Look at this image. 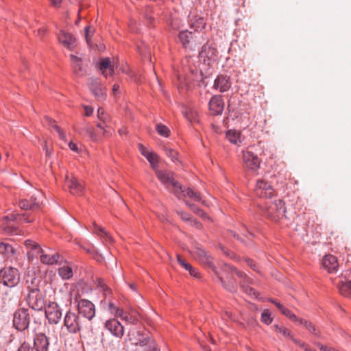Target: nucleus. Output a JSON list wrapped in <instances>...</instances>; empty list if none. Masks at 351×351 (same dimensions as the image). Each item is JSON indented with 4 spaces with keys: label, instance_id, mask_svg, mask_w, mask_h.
I'll return each mask as SVG.
<instances>
[{
    "label": "nucleus",
    "instance_id": "1",
    "mask_svg": "<svg viewBox=\"0 0 351 351\" xmlns=\"http://www.w3.org/2000/svg\"><path fill=\"white\" fill-rule=\"evenodd\" d=\"M191 254L200 264L206 267L212 269L224 288L231 292H234L237 290V285L234 281L230 280L228 284H226L223 278L219 276L214 265L213 258L210 253L202 246V245L197 243H194Z\"/></svg>",
    "mask_w": 351,
    "mask_h": 351
},
{
    "label": "nucleus",
    "instance_id": "2",
    "mask_svg": "<svg viewBox=\"0 0 351 351\" xmlns=\"http://www.w3.org/2000/svg\"><path fill=\"white\" fill-rule=\"evenodd\" d=\"M262 214L267 218L277 221L285 216V202L281 199L267 200L261 206Z\"/></svg>",
    "mask_w": 351,
    "mask_h": 351
},
{
    "label": "nucleus",
    "instance_id": "3",
    "mask_svg": "<svg viewBox=\"0 0 351 351\" xmlns=\"http://www.w3.org/2000/svg\"><path fill=\"white\" fill-rule=\"evenodd\" d=\"M202 34L191 29H182L179 32L178 39L185 49L195 50L202 44Z\"/></svg>",
    "mask_w": 351,
    "mask_h": 351
},
{
    "label": "nucleus",
    "instance_id": "4",
    "mask_svg": "<svg viewBox=\"0 0 351 351\" xmlns=\"http://www.w3.org/2000/svg\"><path fill=\"white\" fill-rule=\"evenodd\" d=\"M74 303L77 305V314L86 322H90L95 316V304L90 300L81 298L80 295L73 297Z\"/></svg>",
    "mask_w": 351,
    "mask_h": 351
},
{
    "label": "nucleus",
    "instance_id": "5",
    "mask_svg": "<svg viewBox=\"0 0 351 351\" xmlns=\"http://www.w3.org/2000/svg\"><path fill=\"white\" fill-rule=\"evenodd\" d=\"M64 326L70 334L80 332L86 322L80 318V316L71 310L66 312L64 317Z\"/></svg>",
    "mask_w": 351,
    "mask_h": 351
},
{
    "label": "nucleus",
    "instance_id": "6",
    "mask_svg": "<svg viewBox=\"0 0 351 351\" xmlns=\"http://www.w3.org/2000/svg\"><path fill=\"white\" fill-rule=\"evenodd\" d=\"M25 300L28 306L34 311H42L46 305L45 297L38 288L28 287Z\"/></svg>",
    "mask_w": 351,
    "mask_h": 351
},
{
    "label": "nucleus",
    "instance_id": "7",
    "mask_svg": "<svg viewBox=\"0 0 351 351\" xmlns=\"http://www.w3.org/2000/svg\"><path fill=\"white\" fill-rule=\"evenodd\" d=\"M0 277L4 285L14 287L19 282L20 273L15 267H4L1 270Z\"/></svg>",
    "mask_w": 351,
    "mask_h": 351
},
{
    "label": "nucleus",
    "instance_id": "8",
    "mask_svg": "<svg viewBox=\"0 0 351 351\" xmlns=\"http://www.w3.org/2000/svg\"><path fill=\"white\" fill-rule=\"evenodd\" d=\"M12 322L16 330L23 331L27 329L30 323L29 310L25 308L16 310L14 313Z\"/></svg>",
    "mask_w": 351,
    "mask_h": 351
},
{
    "label": "nucleus",
    "instance_id": "9",
    "mask_svg": "<svg viewBox=\"0 0 351 351\" xmlns=\"http://www.w3.org/2000/svg\"><path fill=\"white\" fill-rule=\"evenodd\" d=\"M137 336V341L134 344L141 348V351H160L155 339L150 335L138 331Z\"/></svg>",
    "mask_w": 351,
    "mask_h": 351
},
{
    "label": "nucleus",
    "instance_id": "10",
    "mask_svg": "<svg viewBox=\"0 0 351 351\" xmlns=\"http://www.w3.org/2000/svg\"><path fill=\"white\" fill-rule=\"evenodd\" d=\"M174 192V195L179 199L189 197L193 201L200 202L202 205L208 206L206 201L204 200L199 191L190 187H183L181 184Z\"/></svg>",
    "mask_w": 351,
    "mask_h": 351
},
{
    "label": "nucleus",
    "instance_id": "11",
    "mask_svg": "<svg viewBox=\"0 0 351 351\" xmlns=\"http://www.w3.org/2000/svg\"><path fill=\"white\" fill-rule=\"evenodd\" d=\"M45 314L50 324H57L62 318V313L60 306L54 302L45 305Z\"/></svg>",
    "mask_w": 351,
    "mask_h": 351
},
{
    "label": "nucleus",
    "instance_id": "12",
    "mask_svg": "<svg viewBox=\"0 0 351 351\" xmlns=\"http://www.w3.org/2000/svg\"><path fill=\"white\" fill-rule=\"evenodd\" d=\"M156 174L167 189H169V186L172 187L171 191L173 194L176 191L179 190L180 184L176 180L173 173L165 170H156Z\"/></svg>",
    "mask_w": 351,
    "mask_h": 351
},
{
    "label": "nucleus",
    "instance_id": "13",
    "mask_svg": "<svg viewBox=\"0 0 351 351\" xmlns=\"http://www.w3.org/2000/svg\"><path fill=\"white\" fill-rule=\"evenodd\" d=\"M242 153L244 168L252 172H256L261 165V160L258 156L250 150L243 151Z\"/></svg>",
    "mask_w": 351,
    "mask_h": 351
},
{
    "label": "nucleus",
    "instance_id": "14",
    "mask_svg": "<svg viewBox=\"0 0 351 351\" xmlns=\"http://www.w3.org/2000/svg\"><path fill=\"white\" fill-rule=\"evenodd\" d=\"M339 293L347 298H351V270H346L341 274L338 282Z\"/></svg>",
    "mask_w": 351,
    "mask_h": 351
},
{
    "label": "nucleus",
    "instance_id": "15",
    "mask_svg": "<svg viewBox=\"0 0 351 351\" xmlns=\"http://www.w3.org/2000/svg\"><path fill=\"white\" fill-rule=\"evenodd\" d=\"M230 269L233 271L236 275L241 278V287L243 291L250 296L257 298V293L255 290L251 287L249 285L252 284V280L243 271L238 270L237 268L232 267Z\"/></svg>",
    "mask_w": 351,
    "mask_h": 351
},
{
    "label": "nucleus",
    "instance_id": "16",
    "mask_svg": "<svg viewBox=\"0 0 351 351\" xmlns=\"http://www.w3.org/2000/svg\"><path fill=\"white\" fill-rule=\"evenodd\" d=\"M255 193L261 198H271L274 195L273 187L264 180H258L256 182Z\"/></svg>",
    "mask_w": 351,
    "mask_h": 351
},
{
    "label": "nucleus",
    "instance_id": "17",
    "mask_svg": "<svg viewBox=\"0 0 351 351\" xmlns=\"http://www.w3.org/2000/svg\"><path fill=\"white\" fill-rule=\"evenodd\" d=\"M209 111L213 116L220 115L224 109V101L221 95H215L209 101Z\"/></svg>",
    "mask_w": 351,
    "mask_h": 351
},
{
    "label": "nucleus",
    "instance_id": "18",
    "mask_svg": "<svg viewBox=\"0 0 351 351\" xmlns=\"http://www.w3.org/2000/svg\"><path fill=\"white\" fill-rule=\"evenodd\" d=\"M64 186L73 195H81L83 193L84 186L73 175L67 174L65 176Z\"/></svg>",
    "mask_w": 351,
    "mask_h": 351
},
{
    "label": "nucleus",
    "instance_id": "19",
    "mask_svg": "<svg viewBox=\"0 0 351 351\" xmlns=\"http://www.w3.org/2000/svg\"><path fill=\"white\" fill-rule=\"evenodd\" d=\"M42 195L40 192H37L36 194H34L29 200L23 199L19 200V206L23 210L35 209L40 206L42 202Z\"/></svg>",
    "mask_w": 351,
    "mask_h": 351
},
{
    "label": "nucleus",
    "instance_id": "20",
    "mask_svg": "<svg viewBox=\"0 0 351 351\" xmlns=\"http://www.w3.org/2000/svg\"><path fill=\"white\" fill-rule=\"evenodd\" d=\"M232 86V82L230 76L227 74H219L214 81L213 88L221 93L228 91Z\"/></svg>",
    "mask_w": 351,
    "mask_h": 351
},
{
    "label": "nucleus",
    "instance_id": "21",
    "mask_svg": "<svg viewBox=\"0 0 351 351\" xmlns=\"http://www.w3.org/2000/svg\"><path fill=\"white\" fill-rule=\"evenodd\" d=\"M105 328L108 330L111 335L117 337L121 338L124 334V327L116 319H110L105 323Z\"/></svg>",
    "mask_w": 351,
    "mask_h": 351
},
{
    "label": "nucleus",
    "instance_id": "22",
    "mask_svg": "<svg viewBox=\"0 0 351 351\" xmlns=\"http://www.w3.org/2000/svg\"><path fill=\"white\" fill-rule=\"evenodd\" d=\"M206 21L204 17L197 14H189V29L198 33H202V30L206 26Z\"/></svg>",
    "mask_w": 351,
    "mask_h": 351
},
{
    "label": "nucleus",
    "instance_id": "23",
    "mask_svg": "<svg viewBox=\"0 0 351 351\" xmlns=\"http://www.w3.org/2000/svg\"><path fill=\"white\" fill-rule=\"evenodd\" d=\"M269 301L273 303L280 313L288 317L291 322L295 323L297 325H301L303 324L302 319L298 317L293 313L279 302L273 299H269Z\"/></svg>",
    "mask_w": 351,
    "mask_h": 351
},
{
    "label": "nucleus",
    "instance_id": "24",
    "mask_svg": "<svg viewBox=\"0 0 351 351\" xmlns=\"http://www.w3.org/2000/svg\"><path fill=\"white\" fill-rule=\"evenodd\" d=\"M49 339L43 332L36 333L34 338V348L36 351H48Z\"/></svg>",
    "mask_w": 351,
    "mask_h": 351
},
{
    "label": "nucleus",
    "instance_id": "25",
    "mask_svg": "<svg viewBox=\"0 0 351 351\" xmlns=\"http://www.w3.org/2000/svg\"><path fill=\"white\" fill-rule=\"evenodd\" d=\"M24 244L27 250V256L29 261L34 260V258L38 255L40 256L43 252L40 245L34 241L27 239L25 241Z\"/></svg>",
    "mask_w": 351,
    "mask_h": 351
},
{
    "label": "nucleus",
    "instance_id": "26",
    "mask_svg": "<svg viewBox=\"0 0 351 351\" xmlns=\"http://www.w3.org/2000/svg\"><path fill=\"white\" fill-rule=\"evenodd\" d=\"M59 42L69 50H73L76 46V40L72 34L64 30H60L58 35Z\"/></svg>",
    "mask_w": 351,
    "mask_h": 351
},
{
    "label": "nucleus",
    "instance_id": "27",
    "mask_svg": "<svg viewBox=\"0 0 351 351\" xmlns=\"http://www.w3.org/2000/svg\"><path fill=\"white\" fill-rule=\"evenodd\" d=\"M88 86L90 90L97 100L104 101L106 99V94L104 93L101 86V82L98 79H90L88 82Z\"/></svg>",
    "mask_w": 351,
    "mask_h": 351
},
{
    "label": "nucleus",
    "instance_id": "28",
    "mask_svg": "<svg viewBox=\"0 0 351 351\" xmlns=\"http://www.w3.org/2000/svg\"><path fill=\"white\" fill-rule=\"evenodd\" d=\"M322 264L328 273L336 271L339 267L337 258L332 254L324 256L322 260Z\"/></svg>",
    "mask_w": 351,
    "mask_h": 351
},
{
    "label": "nucleus",
    "instance_id": "29",
    "mask_svg": "<svg viewBox=\"0 0 351 351\" xmlns=\"http://www.w3.org/2000/svg\"><path fill=\"white\" fill-rule=\"evenodd\" d=\"M120 318L128 323L133 325H137L141 321V314L136 310L130 308L128 311H123V313L121 314Z\"/></svg>",
    "mask_w": 351,
    "mask_h": 351
},
{
    "label": "nucleus",
    "instance_id": "30",
    "mask_svg": "<svg viewBox=\"0 0 351 351\" xmlns=\"http://www.w3.org/2000/svg\"><path fill=\"white\" fill-rule=\"evenodd\" d=\"M70 58L74 73L79 76L84 75L86 73V69L82 64L81 58L73 54H71Z\"/></svg>",
    "mask_w": 351,
    "mask_h": 351
},
{
    "label": "nucleus",
    "instance_id": "31",
    "mask_svg": "<svg viewBox=\"0 0 351 351\" xmlns=\"http://www.w3.org/2000/svg\"><path fill=\"white\" fill-rule=\"evenodd\" d=\"M0 253L4 257L9 258L16 255V250L9 243L0 241Z\"/></svg>",
    "mask_w": 351,
    "mask_h": 351
},
{
    "label": "nucleus",
    "instance_id": "32",
    "mask_svg": "<svg viewBox=\"0 0 351 351\" xmlns=\"http://www.w3.org/2000/svg\"><path fill=\"white\" fill-rule=\"evenodd\" d=\"M60 255L58 253L53 254H45L44 251L40 256V260L42 263L45 265H53L58 263Z\"/></svg>",
    "mask_w": 351,
    "mask_h": 351
},
{
    "label": "nucleus",
    "instance_id": "33",
    "mask_svg": "<svg viewBox=\"0 0 351 351\" xmlns=\"http://www.w3.org/2000/svg\"><path fill=\"white\" fill-rule=\"evenodd\" d=\"M226 137L230 143L234 145H239L242 142L240 131L229 130L226 132Z\"/></svg>",
    "mask_w": 351,
    "mask_h": 351
},
{
    "label": "nucleus",
    "instance_id": "34",
    "mask_svg": "<svg viewBox=\"0 0 351 351\" xmlns=\"http://www.w3.org/2000/svg\"><path fill=\"white\" fill-rule=\"evenodd\" d=\"M98 68L99 70L102 71V74L105 77L108 76V74L106 72V70L107 69H108L110 71V75L112 76L114 74V65L111 64L110 60L108 58L101 59Z\"/></svg>",
    "mask_w": 351,
    "mask_h": 351
},
{
    "label": "nucleus",
    "instance_id": "35",
    "mask_svg": "<svg viewBox=\"0 0 351 351\" xmlns=\"http://www.w3.org/2000/svg\"><path fill=\"white\" fill-rule=\"evenodd\" d=\"M59 276L64 280H69L73 276L72 268L67 264L60 266L58 269Z\"/></svg>",
    "mask_w": 351,
    "mask_h": 351
},
{
    "label": "nucleus",
    "instance_id": "36",
    "mask_svg": "<svg viewBox=\"0 0 351 351\" xmlns=\"http://www.w3.org/2000/svg\"><path fill=\"white\" fill-rule=\"evenodd\" d=\"M80 133L84 134L89 140L96 141L98 140V136L95 132L94 128L89 124H85L84 127L81 128Z\"/></svg>",
    "mask_w": 351,
    "mask_h": 351
},
{
    "label": "nucleus",
    "instance_id": "37",
    "mask_svg": "<svg viewBox=\"0 0 351 351\" xmlns=\"http://www.w3.org/2000/svg\"><path fill=\"white\" fill-rule=\"evenodd\" d=\"M217 51L215 48H212L208 45H204L202 47V51L200 52L201 56H206L208 59L213 58L214 56H216Z\"/></svg>",
    "mask_w": 351,
    "mask_h": 351
},
{
    "label": "nucleus",
    "instance_id": "38",
    "mask_svg": "<svg viewBox=\"0 0 351 351\" xmlns=\"http://www.w3.org/2000/svg\"><path fill=\"white\" fill-rule=\"evenodd\" d=\"M45 119H46L47 121L48 122L49 125H51L53 128H54V130L58 134L59 138L60 139H62V141H66V135H65L64 132L62 131V130L59 126H58L57 125L55 124V121H53L49 117H46Z\"/></svg>",
    "mask_w": 351,
    "mask_h": 351
},
{
    "label": "nucleus",
    "instance_id": "39",
    "mask_svg": "<svg viewBox=\"0 0 351 351\" xmlns=\"http://www.w3.org/2000/svg\"><path fill=\"white\" fill-rule=\"evenodd\" d=\"M156 130L159 135L163 137L167 138L170 135V130L162 123H157L156 125Z\"/></svg>",
    "mask_w": 351,
    "mask_h": 351
},
{
    "label": "nucleus",
    "instance_id": "40",
    "mask_svg": "<svg viewBox=\"0 0 351 351\" xmlns=\"http://www.w3.org/2000/svg\"><path fill=\"white\" fill-rule=\"evenodd\" d=\"M141 14L143 16V18L147 21L148 25L152 24V22L154 20V16H153L152 10L151 7L147 6L146 8H145Z\"/></svg>",
    "mask_w": 351,
    "mask_h": 351
},
{
    "label": "nucleus",
    "instance_id": "41",
    "mask_svg": "<svg viewBox=\"0 0 351 351\" xmlns=\"http://www.w3.org/2000/svg\"><path fill=\"white\" fill-rule=\"evenodd\" d=\"M164 152H165V154L169 158H170L171 160L173 162H177L179 161L178 158V153L177 151L174 150L169 147H164Z\"/></svg>",
    "mask_w": 351,
    "mask_h": 351
},
{
    "label": "nucleus",
    "instance_id": "42",
    "mask_svg": "<svg viewBox=\"0 0 351 351\" xmlns=\"http://www.w3.org/2000/svg\"><path fill=\"white\" fill-rule=\"evenodd\" d=\"M185 204H186V205L188 207L191 208L195 214H197V215H199L202 218H203V219H209V217L207 215V214L205 212H204L201 208H197L195 206V204L189 203L187 201H185Z\"/></svg>",
    "mask_w": 351,
    "mask_h": 351
},
{
    "label": "nucleus",
    "instance_id": "43",
    "mask_svg": "<svg viewBox=\"0 0 351 351\" xmlns=\"http://www.w3.org/2000/svg\"><path fill=\"white\" fill-rule=\"evenodd\" d=\"M108 309L110 311L111 314L119 317H120L121 314L123 313V311L122 308H120L112 302H110L108 303Z\"/></svg>",
    "mask_w": 351,
    "mask_h": 351
},
{
    "label": "nucleus",
    "instance_id": "44",
    "mask_svg": "<svg viewBox=\"0 0 351 351\" xmlns=\"http://www.w3.org/2000/svg\"><path fill=\"white\" fill-rule=\"evenodd\" d=\"M98 119L104 122V123H109L110 122V117L105 112L104 108H99L97 110Z\"/></svg>",
    "mask_w": 351,
    "mask_h": 351
},
{
    "label": "nucleus",
    "instance_id": "45",
    "mask_svg": "<svg viewBox=\"0 0 351 351\" xmlns=\"http://www.w3.org/2000/svg\"><path fill=\"white\" fill-rule=\"evenodd\" d=\"M276 331L281 333L285 337L291 339L292 340V338H294L290 330H289L285 327L279 326L278 325L274 326Z\"/></svg>",
    "mask_w": 351,
    "mask_h": 351
},
{
    "label": "nucleus",
    "instance_id": "46",
    "mask_svg": "<svg viewBox=\"0 0 351 351\" xmlns=\"http://www.w3.org/2000/svg\"><path fill=\"white\" fill-rule=\"evenodd\" d=\"M170 25L173 29L180 30L184 27L182 20L177 17H173L170 21Z\"/></svg>",
    "mask_w": 351,
    "mask_h": 351
},
{
    "label": "nucleus",
    "instance_id": "47",
    "mask_svg": "<svg viewBox=\"0 0 351 351\" xmlns=\"http://www.w3.org/2000/svg\"><path fill=\"white\" fill-rule=\"evenodd\" d=\"M1 227H2L3 230L5 232H6L7 234H19L18 228L12 225H10V224L5 225L4 223H3L1 225Z\"/></svg>",
    "mask_w": 351,
    "mask_h": 351
},
{
    "label": "nucleus",
    "instance_id": "48",
    "mask_svg": "<svg viewBox=\"0 0 351 351\" xmlns=\"http://www.w3.org/2000/svg\"><path fill=\"white\" fill-rule=\"evenodd\" d=\"M302 325H304L306 329L309 330L311 333L316 336H319V330L315 328V326L310 322L307 320L303 319V324Z\"/></svg>",
    "mask_w": 351,
    "mask_h": 351
},
{
    "label": "nucleus",
    "instance_id": "49",
    "mask_svg": "<svg viewBox=\"0 0 351 351\" xmlns=\"http://www.w3.org/2000/svg\"><path fill=\"white\" fill-rule=\"evenodd\" d=\"M146 158L149 162L151 167L155 169L158 166V163L157 155L154 154L153 152H151L148 156H146Z\"/></svg>",
    "mask_w": 351,
    "mask_h": 351
},
{
    "label": "nucleus",
    "instance_id": "50",
    "mask_svg": "<svg viewBox=\"0 0 351 351\" xmlns=\"http://www.w3.org/2000/svg\"><path fill=\"white\" fill-rule=\"evenodd\" d=\"M273 319L271 313L268 310H265L261 314V321L267 325H269L272 322Z\"/></svg>",
    "mask_w": 351,
    "mask_h": 351
},
{
    "label": "nucleus",
    "instance_id": "51",
    "mask_svg": "<svg viewBox=\"0 0 351 351\" xmlns=\"http://www.w3.org/2000/svg\"><path fill=\"white\" fill-rule=\"evenodd\" d=\"M97 285L98 287L101 289V291L104 294L110 293V289L107 287L105 284L104 281L101 278H99L97 280Z\"/></svg>",
    "mask_w": 351,
    "mask_h": 351
},
{
    "label": "nucleus",
    "instance_id": "52",
    "mask_svg": "<svg viewBox=\"0 0 351 351\" xmlns=\"http://www.w3.org/2000/svg\"><path fill=\"white\" fill-rule=\"evenodd\" d=\"M85 38L87 43H89L91 37L93 35L94 29L90 26H86L84 28Z\"/></svg>",
    "mask_w": 351,
    "mask_h": 351
},
{
    "label": "nucleus",
    "instance_id": "53",
    "mask_svg": "<svg viewBox=\"0 0 351 351\" xmlns=\"http://www.w3.org/2000/svg\"><path fill=\"white\" fill-rule=\"evenodd\" d=\"M292 341L300 348H303L305 351H311V348L308 345L305 343L304 342L301 341L295 338H292Z\"/></svg>",
    "mask_w": 351,
    "mask_h": 351
},
{
    "label": "nucleus",
    "instance_id": "54",
    "mask_svg": "<svg viewBox=\"0 0 351 351\" xmlns=\"http://www.w3.org/2000/svg\"><path fill=\"white\" fill-rule=\"evenodd\" d=\"M186 117L190 122H198L197 115L195 112H189L186 113Z\"/></svg>",
    "mask_w": 351,
    "mask_h": 351
},
{
    "label": "nucleus",
    "instance_id": "55",
    "mask_svg": "<svg viewBox=\"0 0 351 351\" xmlns=\"http://www.w3.org/2000/svg\"><path fill=\"white\" fill-rule=\"evenodd\" d=\"M177 259H178V263L187 271H189V269H191V267L192 265L187 263L186 261H185L184 260H183L181 256L180 255H178L177 256Z\"/></svg>",
    "mask_w": 351,
    "mask_h": 351
},
{
    "label": "nucleus",
    "instance_id": "56",
    "mask_svg": "<svg viewBox=\"0 0 351 351\" xmlns=\"http://www.w3.org/2000/svg\"><path fill=\"white\" fill-rule=\"evenodd\" d=\"M93 231H94V232H95L97 234H104V235L106 236L107 237H108V233L106 232H105L102 228L98 226L96 224H94V226H93Z\"/></svg>",
    "mask_w": 351,
    "mask_h": 351
},
{
    "label": "nucleus",
    "instance_id": "57",
    "mask_svg": "<svg viewBox=\"0 0 351 351\" xmlns=\"http://www.w3.org/2000/svg\"><path fill=\"white\" fill-rule=\"evenodd\" d=\"M17 351H33V348L31 347L29 343L23 342Z\"/></svg>",
    "mask_w": 351,
    "mask_h": 351
},
{
    "label": "nucleus",
    "instance_id": "58",
    "mask_svg": "<svg viewBox=\"0 0 351 351\" xmlns=\"http://www.w3.org/2000/svg\"><path fill=\"white\" fill-rule=\"evenodd\" d=\"M178 214L180 216L181 219L185 221H191L192 218L190 215L184 211L178 212Z\"/></svg>",
    "mask_w": 351,
    "mask_h": 351
},
{
    "label": "nucleus",
    "instance_id": "59",
    "mask_svg": "<svg viewBox=\"0 0 351 351\" xmlns=\"http://www.w3.org/2000/svg\"><path fill=\"white\" fill-rule=\"evenodd\" d=\"M245 262L247 263V265L251 268L253 270L258 272V267L256 266V263H254V261L250 258H246L245 259Z\"/></svg>",
    "mask_w": 351,
    "mask_h": 351
},
{
    "label": "nucleus",
    "instance_id": "60",
    "mask_svg": "<svg viewBox=\"0 0 351 351\" xmlns=\"http://www.w3.org/2000/svg\"><path fill=\"white\" fill-rule=\"evenodd\" d=\"M189 271L191 276H192L193 277L195 278H200V273L197 269L194 268L193 266L191 267V269H189Z\"/></svg>",
    "mask_w": 351,
    "mask_h": 351
},
{
    "label": "nucleus",
    "instance_id": "61",
    "mask_svg": "<svg viewBox=\"0 0 351 351\" xmlns=\"http://www.w3.org/2000/svg\"><path fill=\"white\" fill-rule=\"evenodd\" d=\"M138 149L141 154L146 158V156H148L151 152H148L145 147L141 143L138 145Z\"/></svg>",
    "mask_w": 351,
    "mask_h": 351
},
{
    "label": "nucleus",
    "instance_id": "62",
    "mask_svg": "<svg viewBox=\"0 0 351 351\" xmlns=\"http://www.w3.org/2000/svg\"><path fill=\"white\" fill-rule=\"evenodd\" d=\"M97 127L100 128L101 130H104L103 134L104 135L106 132H108V130H106V128H110V125L109 123H104V122H102V123H98L97 124Z\"/></svg>",
    "mask_w": 351,
    "mask_h": 351
},
{
    "label": "nucleus",
    "instance_id": "63",
    "mask_svg": "<svg viewBox=\"0 0 351 351\" xmlns=\"http://www.w3.org/2000/svg\"><path fill=\"white\" fill-rule=\"evenodd\" d=\"M19 215L16 214H11L10 215H7L4 217V220L9 221H14L15 220H19Z\"/></svg>",
    "mask_w": 351,
    "mask_h": 351
},
{
    "label": "nucleus",
    "instance_id": "64",
    "mask_svg": "<svg viewBox=\"0 0 351 351\" xmlns=\"http://www.w3.org/2000/svg\"><path fill=\"white\" fill-rule=\"evenodd\" d=\"M316 345L322 351H334L335 349L334 348L324 346L319 343H317Z\"/></svg>",
    "mask_w": 351,
    "mask_h": 351
}]
</instances>
